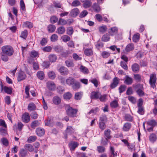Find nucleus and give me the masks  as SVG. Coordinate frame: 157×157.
Segmentation results:
<instances>
[{"label":"nucleus","mask_w":157,"mask_h":157,"mask_svg":"<svg viewBox=\"0 0 157 157\" xmlns=\"http://www.w3.org/2000/svg\"><path fill=\"white\" fill-rule=\"evenodd\" d=\"M119 83V80L118 79V78L116 77L113 79V82L111 83L110 86V87L111 89H114L116 87Z\"/></svg>","instance_id":"6e6552de"},{"label":"nucleus","mask_w":157,"mask_h":157,"mask_svg":"<svg viewBox=\"0 0 157 157\" xmlns=\"http://www.w3.org/2000/svg\"><path fill=\"white\" fill-rule=\"evenodd\" d=\"M92 7L94 11L98 13L100 11L101 9L99 6L96 3L93 4Z\"/></svg>","instance_id":"4c0bfd02"},{"label":"nucleus","mask_w":157,"mask_h":157,"mask_svg":"<svg viewBox=\"0 0 157 157\" xmlns=\"http://www.w3.org/2000/svg\"><path fill=\"white\" fill-rule=\"evenodd\" d=\"M67 21L62 18H59L57 22L58 25H65L67 24Z\"/></svg>","instance_id":"79ce46f5"},{"label":"nucleus","mask_w":157,"mask_h":157,"mask_svg":"<svg viewBox=\"0 0 157 157\" xmlns=\"http://www.w3.org/2000/svg\"><path fill=\"white\" fill-rule=\"evenodd\" d=\"M72 97V94L69 92H66L63 95V98L64 99L67 100L71 99Z\"/></svg>","instance_id":"7c9ffc66"},{"label":"nucleus","mask_w":157,"mask_h":157,"mask_svg":"<svg viewBox=\"0 0 157 157\" xmlns=\"http://www.w3.org/2000/svg\"><path fill=\"white\" fill-rule=\"evenodd\" d=\"M149 141L152 143H154L157 140V136L154 133L150 134L149 136Z\"/></svg>","instance_id":"6ab92c4d"},{"label":"nucleus","mask_w":157,"mask_h":157,"mask_svg":"<svg viewBox=\"0 0 157 157\" xmlns=\"http://www.w3.org/2000/svg\"><path fill=\"white\" fill-rule=\"evenodd\" d=\"M75 79L72 77H70L66 80V83L69 86L72 85L75 82Z\"/></svg>","instance_id":"4be33fe9"},{"label":"nucleus","mask_w":157,"mask_h":157,"mask_svg":"<svg viewBox=\"0 0 157 157\" xmlns=\"http://www.w3.org/2000/svg\"><path fill=\"white\" fill-rule=\"evenodd\" d=\"M24 147L25 149L28 150L30 152H33L34 150V147L33 145L29 144H26L24 146Z\"/></svg>","instance_id":"473e14b6"},{"label":"nucleus","mask_w":157,"mask_h":157,"mask_svg":"<svg viewBox=\"0 0 157 157\" xmlns=\"http://www.w3.org/2000/svg\"><path fill=\"white\" fill-rule=\"evenodd\" d=\"M134 48V45L132 43H130L128 44L125 48L126 51L127 52H129L133 50Z\"/></svg>","instance_id":"cd10ccee"},{"label":"nucleus","mask_w":157,"mask_h":157,"mask_svg":"<svg viewBox=\"0 0 157 157\" xmlns=\"http://www.w3.org/2000/svg\"><path fill=\"white\" fill-rule=\"evenodd\" d=\"M109 151L113 157H115L117 156V153L115 151L114 147L110 146V147Z\"/></svg>","instance_id":"a19ab883"},{"label":"nucleus","mask_w":157,"mask_h":157,"mask_svg":"<svg viewBox=\"0 0 157 157\" xmlns=\"http://www.w3.org/2000/svg\"><path fill=\"white\" fill-rule=\"evenodd\" d=\"M107 121V118L105 115H102L100 117L99 122L105 123Z\"/></svg>","instance_id":"603ef678"},{"label":"nucleus","mask_w":157,"mask_h":157,"mask_svg":"<svg viewBox=\"0 0 157 157\" xmlns=\"http://www.w3.org/2000/svg\"><path fill=\"white\" fill-rule=\"evenodd\" d=\"M28 151L23 148L21 149L19 152L20 157H25L28 155Z\"/></svg>","instance_id":"412c9836"},{"label":"nucleus","mask_w":157,"mask_h":157,"mask_svg":"<svg viewBox=\"0 0 157 157\" xmlns=\"http://www.w3.org/2000/svg\"><path fill=\"white\" fill-rule=\"evenodd\" d=\"M133 117L129 114H126L124 116L125 120L127 121L131 122L133 121Z\"/></svg>","instance_id":"8fccbe9b"},{"label":"nucleus","mask_w":157,"mask_h":157,"mask_svg":"<svg viewBox=\"0 0 157 157\" xmlns=\"http://www.w3.org/2000/svg\"><path fill=\"white\" fill-rule=\"evenodd\" d=\"M65 108L67 114L69 117H76L78 112L77 109L73 108L69 104L65 105Z\"/></svg>","instance_id":"f257e3e1"},{"label":"nucleus","mask_w":157,"mask_h":157,"mask_svg":"<svg viewBox=\"0 0 157 157\" xmlns=\"http://www.w3.org/2000/svg\"><path fill=\"white\" fill-rule=\"evenodd\" d=\"M40 124L37 120H35L33 121L31 124V127L32 128H34L35 127L38 126Z\"/></svg>","instance_id":"69168bd1"},{"label":"nucleus","mask_w":157,"mask_h":157,"mask_svg":"<svg viewBox=\"0 0 157 157\" xmlns=\"http://www.w3.org/2000/svg\"><path fill=\"white\" fill-rule=\"evenodd\" d=\"M81 1L85 8H89L91 6L92 3L90 0H81Z\"/></svg>","instance_id":"dca6fc26"},{"label":"nucleus","mask_w":157,"mask_h":157,"mask_svg":"<svg viewBox=\"0 0 157 157\" xmlns=\"http://www.w3.org/2000/svg\"><path fill=\"white\" fill-rule=\"evenodd\" d=\"M140 37V35L139 33L134 34L132 38L133 41L135 43L137 42L139 40Z\"/></svg>","instance_id":"a18cd8bd"},{"label":"nucleus","mask_w":157,"mask_h":157,"mask_svg":"<svg viewBox=\"0 0 157 157\" xmlns=\"http://www.w3.org/2000/svg\"><path fill=\"white\" fill-rule=\"evenodd\" d=\"M66 66L68 67H72L74 66V64L72 60H67L65 61Z\"/></svg>","instance_id":"c9c22d12"},{"label":"nucleus","mask_w":157,"mask_h":157,"mask_svg":"<svg viewBox=\"0 0 157 157\" xmlns=\"http://www.w3.org/2000/svg\"><path fill=\"white\" fill-rule=\"evenodd\" d=\"M110 106L112 108H116L119 106V104L117 100H115L110 103Z\"/></svg>","instance_id":"bb28decb"},{"label":"nucleus","mask_w":157,"mask_h":157,"mask_svg":"<svg viewBox=\"0 0 157 157\" xmlns=\"http://www.w3.org/2000/svg\"><path fill=\"white\" fill-rule=\"evenodd\" d=\"M53 103L56 105H59L61 102V99L58 96H55L52 99Z\"/></svg>","instance_id":"393cba45"},{"label":"nucleus","mask_w":157,"mask_h":157,"mask_svg":"<svg viewBox=\"0 0 157 157\" xmlns=\"http://www.w3.org/2000/svg\"><path fill=\"white\" fill-rule=\"evenodd\" d=\"M143 90V89H138L136 90V91L139 96L141 97L144 96L145 94Z\"/></svg>","instance_id":"680f3d73"},{"label":"nucleus","mask_w":157,"mask_h":157,"mask_svg":"<svg viewBox=\"0 0 157 157\" xmlns=\"http://www.w3.org/2000/svg\"><path fill=\"white\" fill-rule=\"evenodd\" d=\"M132 124L131 123H125L123 126V129L124 131H128L130 129Z\"/></svg>","instance_id":"b1692460"},{"label":"nucleus","mask_w":157,"mask_h":157,"mask_svg":"<svg viewBox=\"0 0 157 157\" xmlns=\"http://www.w3.org/2000/svg\"><path fill=\"white\" fill-rule=\"evenodd\" d=\"M48 58L49 61L51 62H56L57 59V56L54 54H51L49 55L48 56Z\"/></svg>","instance_id":"a878e982"},{"label":"nucleus","mask_w":157,"mask_h":157,"mask_svg":"<svg viewBox=\"0 0 157 157\" xmlns=\"http://www.w3.org/2000/svg\"><path fill=\"white\" fill-rule=\"evenodd\" d=\"M3 90L5 93L8 94H11L12 92V88L6 86H5L4 87Z\"/></svg>","instance_id":"e2e57ef3"},{"label":"nucleus","mask_w":157,"mask_h":157,"mask_svg":"<svg viewBox=\"0 0 157 157\" xmlns=\"http://www.w3.org/2000/svg\"><path fill=\"white\" fill-rule=\"evenodd\" d=\"M132 71L134 72H138L140 71L139 65L136 63L133 64L131 66Z\"/></svg>","instance_id":"4468645a"},{"label":"nucleus","mask_w":157,"mask_h":157,"mask_svg":"<svg viewBox=\"0 0 157 157\" xmlns=\"http://www.w3.org/2000/svg\"><path fill=\"white\" fill-rule=\"evenodd\" d=\"M100 93L98 91H93L91 92L90 94V98L91 99H98L100 95Z\"/></svg>","instance_id":"9d476101"},{"label":"nucleus","mask_w":157,"mask_h":157,"mask_svg":"<svg viewBox=\"0 0 157 157\" xmlns=\"http://www.w3.org/2000/svg\"><path fill=\"white\" fill-rule=\"evenodd\" d=\"M36 109V106L33 102L29 103L28 106V109L30 111H34Z\"/></svg>","instance_id":"5701e85b"},{"label":"nucleus","mask_w":157,"mask_h":157,"mask_svg":"<svg viewBox=\"0 0 157 157\" xmlns=\"http://www.w3.org/2000/svg\"><path fill=\"white\" fill-rule=\"evenodd\" d=\"M102 56L104 58H108L110 55V53L106 51H103L101 54Z\"/></svg>","instance_id":"338daca9"},{"label":"nucleus","mask_w":157,"mask_h":157,"mask_svg":"<svg viewBox=\"0 0 157 157\" xmlns=\"http://www.w3.org/2000/svg\"><path fill=\"white\" fill-rule=\"evenodd\" d=\"M69 147L71 151H74L78 145V143L75 141H72L69 143Z\"/></svg>","instance_id":"f8f14e48"},{"label":"nucleus","mask_w":157,"mask_h":157,"mask_svg":"<svg viewBox=\"0 0 157 157\" xmlns=\"http://www.w3.org/2000/svg\"><path fill=\"white\" fill-rule=\"evenodd\" d=\"M58 18L56 16H52L50 18V22L52 24L56 23L58 21Z\"/></svg>","instance_id":"774afa93"},{"label":"nucleus","mask_w":157,"mask_h":157,"mask_svg":"<svg viewBox=\"0 0 157 157\" xmlns=\"http://www.w3.org/2000/svg\"><path fill=\"white\" fill-rule=\"evenodd\" d=\"M54 49L56 52L60 53L62 52L63 50V47L60 45L56 46L54 47Z\"/></svg>","instance_id":"37998d69"},{"label":"nucleus","mask_w":157,"mask_h":157,"mask_svg":"<svg viewBox=\"0 0 157 157\" xmlns=\"http://www.w3.org/2000/svg\"><path fill=\"white\" fill-rule=\"evenodd\" d=\"M48 31L49 33H53L55 31L56 29V27L53 25H49L48 27Z\"/></svg>","instance_id":"ea45409f"},{"label":"nucleus","mask_w":157,"mask_h":157,"mask_svg":"<svg viewBox=\"0 0 157 157\" xmlns=\"http://www.w3.org/2000/svg\"><path fill=\"white\" fill-rule=\"evenodd\" d=\"M22 121L24 122L27 123L29 122L30 120V117L29 113L25 112L22 114L21 117Z\"/></svg>","instance_id":"20e7f679"},{"label":"nucleus","mask_w":157,"mask_h":157,"mask_svg":"<svg viewBox=\"0 0 157 157\" xmlns=\"http://www.w3.org/2000/svg\"><path fill=\"white\" fill-rule=\"evenodd\" d=\"M28 32L26 29L25 30L21 33L20 37L25 39H26L28 36Z\"/></svg>","instance_id":"de8ad7c7"},{"label":"nucleus","mask_w":157,"mask_h":157,"mask_svg":"<svg viewBox=\"0 0 157 157\" xmlns=\"http://www.w3.org/2000/svg\"><path fill=\"white\" fill-rule=\"evenodd\" d=\"M58 71L63 75H67L69 73V71L68 69L64 66L60 67L58 70Z\"/></svg>","instance_id":"423d86ee"},{"label":"nucleus","mask_w":157,"mask_h":157,"mask_svg":"<svg viewBox=\"0 0 157 157\" xmlns=\"http://www.w3.org/2000/svg\"><path fill=\"white\" fill-rule=\"evenodd\" d=\"M105 150V147L103 146H99L97 147V150L99 153H104Z\"/></svg>","instance_id":"c03bdc74"},{"label":"nucleus","mask_w":157,"mask_h":157,"mask_svg":"<svg viewBox=\"0 0 157 157\" xmlns=\"http://www.w3.org/2000/svg\"><path fill=\"white\" fill-rule=\"evenodd\" d=\"M36 133L38 136H41L44 135L45 133V130L43 128H38L36 129Z\"/></svg>","instance_id":"f3484780"},{"label":"nucleus","mask_w":157,"mask_h":157,"mask_svg":"<svg viewBox=\"0 0 157 157\" xmlns=\"http://www.w3.org/2000/svg\"><path fill=\"white\" fill-rule=\"evenodd\" d=\"M81 2L78 0H75L73 1L71 4V5L74 7H76L80 6Z\"/></svg>","instance_id":"bf43d9fd"},{"label":"nucleus","mask_w":157,"mask_h":157,"mask_svg":"<svg viewBox=\"0 0 157 157\" xmlns=\"http://www.w3.org/2000/svg\"><path fill=\"white\" fill-rule=\"evenodd\" d=\"M125 80L124 82V83L128 85H130L132 84L133 82L132 78L127 75L125 77Z\"/></svg>","instance_id":"a211bd4d"},{"label":"nucleus","mask_w":157,"mask_h":157,"mask_svg":"<svg viewBox=\"0 0 157 157\" xmlns=\"http://www.w3.org/2000/svg\"><path fill=\"white\" fill-rule=\"evenodd\" d=\"M134 78L138 82H140L141 80V76L139 74H134Z\"/></svg>","instance_id":"5fc2aeb1"},{"label":"nucleus","mask_w":157,"mask_h":157,"mask_svg":"<svg viewBox=\"0 0 157 157\" xmlns=\"http://www.w3.org/2000/svg\"><path fill=\"white\" fill-rule=\"evenodd\" d=\"M49 78L51 79H54L56 77V74L53 71H49L48 73Z\"/></svg>","instance_id":"2f4dec72"},{"label":"nucleus","mask_w":157,"mask_h":157,"mask_svg":"<svg viewBox=\"0 0 157 157\" xmlns=\"http://www.w3.org/2000/svg\"><path fill=\"white\" fill-rule=\"evenodd\" d=\"M57 33L59 34H63L65 31V28L63 26H60L57 29Z\"/></svg>","instance_id":"58836bf2"},{"label":"nucleus","mask_w":157,"mask_h":157,"mask_svg":"<svg viewBox=\"0 0 157 157\" xmlns=\"http://www.w3.org/2000/svg\"><path fill=\"white\" fill-rule=\"evenodd\" d=\"M118 29L117 27H113L109 29L108 33L109 35L111 36L115 35L117 33Z\"/></svg>","instance_id":"0eeeda50"},{"label":"nucleus","mask_w":157,"mask_h":157,"mask_svg":"<svg viewBox=\"0 0 157 157\" xmlns=\"http://www.w3.org/2000/svg\"><path fill=\"white\" fill-rule=\"evenodd\" d=\"M99 128L101 129V131H103L106 128L105 123L99 122Z\"/></svg>","instance_id":"052dcab7"},{"label":"nucleus","mask_w":157,"mask_h":157,"mask_svg":"<svg viewBox=\"0 0 157 157\" xmlns=\"http://www.w3.org/2000/svg\"><path fill=\"white\" fill-rule=\"evenodd\" d=\"M74 32V30L72 27H69L67 28V33L69 36H71Z\"/></svg>","instance_id":"0e129e2a"},{"label":"nucleus","mask_w":157,"mask_h":157,"mask_svg":"<svg viewBox=\"0 0 157 157\" xmlns=\"http://www.w3.org/2000/svg\"><path fill=\"white\" fill-rule=\"evenodd\" d=\"M37 78L40 80H43L45 77V74L44 72L42 71H38L36 73Z\"/></svg>","instance_id":"aec40b11"},{"label":"nucleus","mask_w":157,"mask_h":157,"mask_svg":"<svg viewBox=\"0 0 157 157\" xmlns=\"http://www.w3.org/2000/svg\"><path fill=\"white\" fill-rule=\"evenodd\" d=\"M26 77V76L25 73L23 71H21L18 73L17 78V81L18 82L21 81L25 79Z\"/></svg>","instance_id":"1a4fd4ad"},{"label":"nucleus","mask_w":157,"mask_h":157,"mask_svg":"<svg viewBox=\"0 0 157 157\" xmlns=\"http://www.w3.org/2000/svg\"><path fill=\"white\" fill-rule=\"evenodd\" d=\"M110 37L109 34L106 33L104 35L101 37V40L104 42H106L109 40Z\"/></svg>","instance_id":"f704fd0d"},{"label":"nucleus","mask_w":157,"mask_h":157,"mask_svg":"<svg viewBox=\"0 0 157 157\" xmlns=\"http://www.w3.org/2000/svg\"><path fill=\"white\" fill-rule=\"evenodd\" d=\"M84 54L86 56H90L93 54V52L91 48H86L84 50Z\"/></svg>","instance_id":"2eb2a0df"},{"label":"nucleus","mask_w":157,"mask_h":157,"mask_svg":"<svg viewBox=\"0 0 157 157\" xmlns=\"http://www.w3.org/2000/svg\"><path fill=\"white\" fill-rule=\"evenodd\" d=\"M157 80L156 75L155 74H151L150 75L149 83L151 87L154 88L156 87V83Z\"/></svg>","instance_id":"7ed1b4c3"},{"label":"nucleus","mask_w":157,"mask_h":157,"mask_svg":"<svg viewBox=\"0 0 157 157\" xmlns=\"http://www.w3.org/2000/svg\"><path fill=\"white\" fill-rule=\"evenodd\" d=\"M23 25L24 27L31 29L33 27V24L31 22L27 21L24 23Z\"/></svg>","instance_id":"72a5a7b5"},{"label":"nucleus","mask_w":157,"mask_h":157,"mask_svg":"<svg viewBox=\"0 0 157 157\" xmlns=\"http://www.w3.org/2000/svg\"><path fill=\"white\" fill-rule=\"evenodd\" d=\"M61 38L63 41L65 42L69 41L71 40L70 37L67 35H65L62 36L61 37Z\"/></svg>","instance_id":"4d7b16f0"},{"label":"nucleus","mask_w":157,"mask_h":157,"mask_svg":"<svg viewBox=\"0 0 157 157\" xmlns=\"http://www.w3.org/2000/svg\"><path fill=\"white\" fill-rule=\"evenodd\" d=\"M2 54L11 56L13 55L14 50L13 47L10 45H5L2 47Z\"/></svg>","instance_id":"f03ea898"},{"label":"nucleus","mask_w":157,"mask_h":157,"mask_svg":"<svg viewBox=\"0 0 157 157\" xmlns=\"http://www.w3.org/2000/svg\"><path fill=\"white\" fill-rule=\"evenodd\" d=\"M107 94H104L103 95H100L99 97V99L100 101L102 102H105L107 100Z\"/></svg>","instance_id":"49530a36"},{"label":"nucleus","mask_w":157,"mask_h":157,"mask_svg":"<svg viewBox=\"0 0 157 157\" xmlns=\"http://www.w3.org/2000/svg\"><path fill=\"white\" fill-rule=\"evenodd\" d=\"M36 136H30L27 139V142L29 143L35 141L36 139Z\"/></svg>","instance_id":"6e6d98bb"},{"label":"nucleus","mask_w":157,"mask_h":157,"mask_svg":"<svg viewBox=\"0 0 157 157\" xmlns=\"http://www.w3.org/2000/svg\"><path fill=\"white\" fill-rule=\"evenodd\" d=\"M80 12L77 8H75L71 10L70 15L72 17H75L77 16L79 13Z\"/></svg>","instance_id":"9b49d317"},{"label":"nucleus","mask_w":157,"mask_h":157,"mask_svg":"<svg viewBox=\"0 0 157 157\" xmlns=\"http://www.w3.org/2000/svg\"><path fill=\"white\" fill-rule=\"evenodd\" d=\"M20 4V7L21 10L23 11H25V6L23 0H21Z\"/></svg>","instance_id":"09e8293b"},{"label":"nucleus","mask_w":157,"mask_h":157,"mask_svg":"<svg viewBox=\"0 0 157 157\" xmlns=\"http://www.w3.org/2000/svg\"><path fill=\"white\" fill-rule=\"evenodd\" d=\"M147 124L152 127H154L157 125V122L154 120H149L147 122Z\"/></svg>","instance_id":"c85d7f7f"},{"label":"nucleus","mask_w":157,"mask_h":157,"mask_svg":"<svg viewBox=\"0 0 157 157\" xmlns=\"http://www.w3.org/2000/svg\"><path fill=\"white\" fill-rule=\"evenodd\" d=\"M111 131L108 128L106 129L104 132V135L106 139H110L112 138L111 135Z\"/></svg>","instance_id":"ddd939ff"},{"label":"nucleus","mask_w":157,"mask_h":157,"mask_svg":"<svg viewBox=\"0 0 157 157\" xmlns=\"http://www.w3.org/2000/svg\"><path fill=\"white\" fill-rule=\"evenodd\" d=\"M38 53L35 50L32 51L30 54V56L32 58H36L38 56Z\"/></svg>","instance_id":"3c124183"},{"label":"nucleus","mask_w":157,"mask_h":157,"mask_svg":"<svg viewBox=\"0 0 157 157\" xmlns=\"http://www.w3.org/2000/svg\"><path fill=\"white\" fill-rule=\"evenodd\" d=\"M65 131L67 133L71 134L74 133L75 130L73 128L72 126H67Z\"/></svg>","instance_id":"e433bc0d"},{"label":"nucleus","mask_w":157,"mask_h":157,"mask_svg":"<svg viewBox=\"0 0 157 157\" xmlns=\"http://www.w3.org/2000/svg\"><path fill=\"white\" fill-rule=\"evenodd\" d=\"M127 86L124 85H121L119 88V92L121 94L124 92L126 89Z\"/></svg>","instance_id":"864d4df0"},{"label":"nucleus","mask_w":157,"mask_h":157,"mask_svg":"<svg viewBox=\"0 0 157 157\" xmlns=\"http://www.w3.org/2000/svg\"><path fill=\"white\" fill-rule=\"evenodd\" d=\"M83 95V93L82 92H77L75 95V99L76 100H80L81 99Z\"/></svg>","instance_id":"c756f323"},{"label":"nucleus","mask_w":157,"mask_h":157,"mask_svg":"<svg viewBox=\"0 0 157 157\" xmlns=\"http://www.w3.org/2000/svg\"><path fill=\"white\" fill-rule=\"evenodd\" d=\"M80 83L78 82H74V84L72 85V88L74 90H76L80 88Z\"/></svg>","instance_id":"13d9d810"},{"label":"nucleus","mask_w":157,"mask_h":157,"mask_svg":"<svg viewBox=\"0 0 157 157\" xmlns=\"http://www.w3.org/2000/svg\"><path fill=\"white\" fill-rule=\"evenodd\" d=\"M46 84L47 87L49 90L54 91L55 90L56 85L52 81H48L46 83Z\"/></svg>","instance_id":"39448f33"}]
</instances>
